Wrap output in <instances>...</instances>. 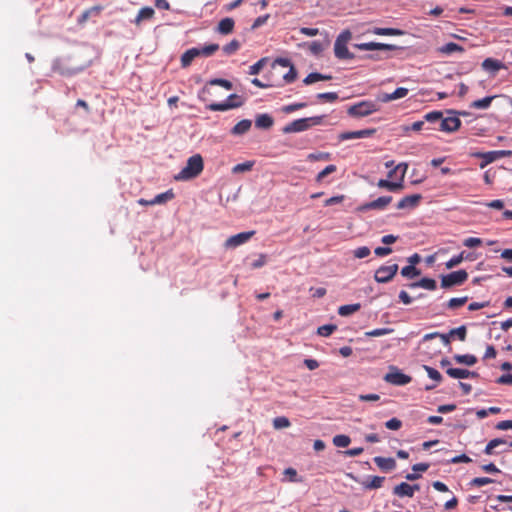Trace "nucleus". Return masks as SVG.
I'll return each mask as SVG.
<instances>
[{
	"mask_svg": "<svg viewBox=\"0 0 512 512\" xmlns=\"http://www.w3.org/2000/svg\"><path fill=\"white\" fill-rule=\"evenodd\" d=\"M204 168L203 158L200 154H195L188 158L185 167L175 175L177 181H187L196 178L201 174Z\"/></svg>",
	"mask_w": 512,
	"mask_h": 512,
	"instance_id": "nucleus-1",
	"label": "nucleus"
},
{
	"mask_svg": "<svg viewBox=\"0 0 512 512\" xmlns=\"http://www.w3.org/2000/svg\"><path fill=\"white\" fill-rule=\"evenodd\" d=\"M323 119L324 116H313L308 118L297 119L287 124L282 131L286 134L302 132L313 126L322 124Z\"/></svg>",
	"mask_w": 512,
	"mask_h": 512,
	"instance_id": "nucleus-2",
	"label": "nucleus"
},
{
	"mask_svg": "<svg viewBox=\"0 0 512 512\" xmlns=\"http://www.w3.org/2000/svg\"><path fill=\"white\" fill-rule=\"evenodd\" d=\"M352 39V33L350 30L346 29L343 30L336 38L334 43V53L336 58L340 60L345 59H353L354 54L351 53L348 48L347 44Z\"/></svg>",
	"mask_w": 512,
	"mask_h": 512,
	"instance_id": "nucleus-3",
	"label": "nucleus"
},
{
	"mask_svg": "<svg viewBox=\"0 0 512 512\" xmlns=\"http://www.w3.org/2000/svg\"><path fill=\"white\" fill-rule=\"evenodd\" d=\"M468 279V273L461 269L441 276V287L444 289L462 285Z\"/></svg>",
	"mask_w": 512,
	"mask_h": 512,
	"instance_id": "nucleus-4",
	"label": "nucleus"
},
{
	"mask_svg": "<svg viewBox=\"0 0 512 512\" xmlns=\"http://www.w3.org/2000/svg\"><path fill=\"white\" fill-rule=\"evenodd\" d=\"M378 111V106L372 101L359 102L348 109V114L353 117H365Z\"/></svg>",
	"mask_w": 512,
	"mask_h": 512,
	"instance_id": "nucleus-5",
	"label": "nucleus"
},
{
	"mask_svg": "<svg viewBox=\"0 0 512 512\" xmlns=\"http://www.w3.org/2000/svg\"><path fill=\"white\" fill-rule=\"evenodd\" d=\"M398 265H382L380 266L374 274V279L378 283H388L390 282L398 272Z\"/></svg>",
	"mask_w": 512,
	"mask_h": 512,
	"instance_id": "nucleus-6",
	"label": "nucleus"
},
{
	"mask_svg": "<svg viewBox=\"0 0 512 512\" xmlns=\"http://www.w3.org/2000/svg\"><path fill=\"white\" fill-rule=\"evenodd\" d=\"M384 380L390 384L403 386L411 382L412 378L399 371L395 367H391L390 372L384 376Z\"/></svg>",
	"mask_w": 512,
	"mask_h": 512,
	"instance_id": "nucleus-7",
	"label": "nucleus"
},
{
	"mask_svg": "<svg viewBox=\"0 0 512 512\" xmlns=\"http://www.w3.org/2000/svg\"><path fill=\"white\" fill-rule=\"evenodd\" d=\"M255 234V231H247V232H241L236 235L230 236L225 241V247L226 248H236L246 242H248Z\"/></svg>",
	"mask_w": 512,
	"mask_h": 512,
	"instance_id": "nucleus-8",
	"label": "nucleus"
},
{
	"mask_svg": "<svg viewBox=\"0 0 512 512\" xmlns=\"http://www.w3.org/2000/svg\"><path fill=\"white\" fill-rule=\"evenodd\" d=\"M407 168H408V165H404V169H403L402 173L399 176V181L398 182H392V181H389L387 179H380L378 181V183H377V186L379 188L388 189L389 191H392V192L401 190L403 188V181H404V177H405V173L407 171Z\"/></svg>",
	"mask_w": 512,
	"mask_h": 512,
	"instance_id": "nucleus-9",
	"label": "nucleus"
},
{
	"mask_svg": "<svg viewBox=\"0 0 512 512\" xmlns=\"http://www.w3.org/2000/svg\"><path fill=\"white\" fill-rule=\"evenodd\" d=\"M420 489L419 485H410L406 482H402L393 488V494L398 497H409L412 498L416 491Z\"/></svg>",
	"mask_w": 512,
	"mask_h": 512,
	"instance_id": "nucleus-10",
	"label": "nucleus"
},
{
	"mask_svg": "<svg viewBox=\"0 0 512 512\" xmlns=\"http://www.w3.org/2000/svg\"><path fill=\"white\" fill-rule=\"evenodd\" d=\"M392 201L391 196H382L379 197L376 200H373L371 202L365 203L359 207L360 211H367V210H382L387 205H389Z\"/></svg>",
	"mask_w": 512,
	"mask_h": 512,
	"instance_id": "nucleus-11",
	"label": "nucleus"
},
{
	"mask_svg": "<svg viewBox=\"0 0 512 512\" xmlns=\"http://www.w3.org/2000/svg\"><path fill=\"white\" fill-rule=\"evenodd\" d=\"M354 47L356 49L362 50V51H372V50L391 51V50L397 49V47L395 45L383 44V43H377V42L354 44Z\"/></svg>",
	"mask_w": 512,
	"mask_h": 512,
	"instance_id": "nucleus-12",
	"label": "nucleus"
},
{
	"mask_svg": "<svg viewBox=\"0 0 512 512\" xmlns=\"http://www.w3.org/2000/svg\"><path fill=\"white\" fill-rule=\"evenodd\" d=\"M375 129H363L358 131H346L339 135V139L344 140H351V139H358V138H367L372 136L375 133Z\"/></svg>",
	"mask_w": 512,
	"mask_h": 512,
	"instance_id": "nucleus-13",
	"label": "nucleus"
},
{
	"mask_svg": "<svg viewBox=\"0 0 512 512\" xmlns=\"http://www.w3.org/2000/svg\"><path fill=\"white\" fill-rule=\"evenodd\" d=\"M461 121L458 117L441 118L440 130L445 132H454L459 129Z\"/></svg>",
	"mask_w": 512,
	"mask_h": 512,
	"instance_id": "nucleus-14",
	"label": "nucleus"
},
{
	"mask_svg": "<svg viewBox=\"0 0 512 512\" xmlns=\"http://www.w3.org/2000/svg\"><path fill=\"white\" fill-rule=\"evenodd\" d=\"M374 462L377 465V467L384 472H389L396 468V461L394 458L391 457L385 458L381 456H376L374 458Z\"/></svg>",
	"mask_w": 512,
	"mask_h": 512,
	"instance_id": "nucleus-15",
	"label": "nucleus"
},
{
	"mask_svg": "<svg viewBox=\"0 0 512 512\" xmlns=\"http://www.w3.org/2000/svg\"><path fill=\"white\" fill-rule=\"evenodd\" d=\"M421 198L422 196L420 194L405 196L397 203V209L415 208Z\"/></svg>",
	"mask_w": 512,
	"mask_h": 512,
	"instance_id": "nucleus-16",
	"label": "nucleus"
},
{
	"mask_svg": "<svg viewBox=\"0 0 512 512\" xmlns=\"http://www.w3.org/2000/svg\"><path fill=\"white\" fill-rule=\"evenodd\" d=\"M446 373L447 375L454 379H465L470 377L474 378L478 376L477 372L460 368H447Z\"/></svg>",
	"mask_w": 512,
	"mask_h": 512,
	"instance_id": "nucleus-17",
	"label": "nucleus"
},
{
	"mask_svg": "<svg viewBox=\"0 0 512 512\" xmlns=\"http://www.w3.org/2000/svg\"><path fill=\"white\" fill-rule=\"evenodd\" d=\"M385 481V477L382 476H370L361 482V485L366 490L379 489L382 487Z\"/></svg>",
	"mask_w": 512,
	"mask_h": 512,
	"instance_id": "nucleus-18",
	"label": "nucleus"
},
{
	"mask_svg": "<svg viewBox=\"0 0 512 512\" xmlns=\"http://www.w3.org/2000/svg\"><path fill=\"white\" fill-rule=\"evenodd\" d=\"M464 260H474L471 253H467L466 251L460 252L458 255L453 256L450 260L445 263L447 269H452L459 264H461Z\"/></svg>",
	"mask_w": 512,
	"mask_h": 512,
	"instance_id": "nucleus-19",
	"label": "nucleus"
},
{
	"mask_svg": "<svg viewBox=\"0 0 512 512\" xmlns=\"http://www.w3.org/2000/svg\"><path fill=\"white\" fill-rule=\"evenodd\" d=\"M243 101L238 102H222V103H211L206 106L211 111H227L229 109L238 108L242 106Z\"/></svg>",
	"mask_w": 512,
	"mask_h": 512,
	"instance_id": "nucleus-20",
	"label": "nucleus"
},
{
	"mask_svg": "<svg viewBox=\"0 0 512 512\" xmlns=\"http://www.w3.org/2000/svg\"><path fill=\"white\" fill-rule=\"evenodd\" d=\"M199 56V48L193 47L185 51L180 59L181 66L187 68L191 65L192 61Z\"/></svg>",
	"mask_w": 512,
	"mask_h": 512,
	"instance_id": "nucleus-21",
	"label": "nucleus"
},
{
	"mask_svg": "<svg viewBox=\"0 0 512 512\" xmlns=\"http://www.w3.org/2000/svg\"><path fill=\"white\" fill-rule=\"evenodd\" d=\"M274 124V119L269 114H259L255 118V126L259 129H270Z\"/></svg>",
	"mask_w": 512,
	"mask_h": 512,
	"instance_id": "nucleus-22",
	"label": "nucleus"
},
{
	"mask_svg": "<svg viewBox=\"0 0 512 512\" xmlns=\"http://www.w3.org/2000/svg\"><path fill=\"white\" fill-rule=\"evenodd\" d=\"M482 68L486 71H491V72H497L501 69H505L506 66L503 62L497 60V59H493V58H486L483 62H482Z\"/></svg>",
	"mask_w": 512,
	"mask_h": 512,
	"instance_id": "nucleus-23",
	"label": "nucleus"
},
{
	"mask_svg": "<svg viewBox=\"0 0 512 512\" xmlns=\"http://www.w3.org/2000/svg\"><path fill=\"white\" fill-rule=\"evenodd\" d=\"M235 22L232 18L226 17L222 19L217 26V31L220 34L228 35L233 32Z\"/></svg>",
	"mask_w": 512,
	"mask_h": 512,
	"instance_id": "nucleus-24",
	"label": "nucleus"
},
{
	"mask_svg": "<svg viewBox=\"0 0 512 512\" xmlns=\"http://www.w3.org/2000/svg\"><path fill=\"white\" fill-rule=\"evenodd\" d=\"M155 15V11L151 7H143L139 10L134 23L140 25L142 21L151 20Z\"/></svg>",
	"mask_w": 512,
	"mask_h": 512,
	"instance_id": "nucleus-25",
	"label": "nucleus"
},
{
	"mask_svg": "<svg viewBox=\"0 0 512 512\" xmlns=\"http://www.w3.org/2000/svg\"><path fill=\"white\" fill-rule=\"evenodd\" d=\"M252 122L249 119H244L238 122L232 129L231 134L233 135H243L249 131L251 128Z\"/></svg>",
	"mask_w": 512,
	"mask_h": 512,
	"instance_id": "nucleus-26",
	"label": "nucleus"
},
{
	"mask_svg": "<svg viewBox=\"0 0 512 512\" xmlns=\"http://www.w3.org/2000/svg\"><path fill=\"white\" fill-rule=\"evenodd\" d=\"M410 287L411 288L421 287V288H424L427 290H435L437 287V284L434 279L425 277V278L420 279L417 282L411 283Z\"/></svg>",
	"mask_w": 512,
	"mask_h": 512,
	"instance_id": "nucleus-27",
	"label": "nucleus"
},
{
	"mask_svg": "<svg viewBox=\"0 0 512 512\" xmlns=\"http://www.w3.org/2000/svg\"><path fill=\"white\" fill-rule=\"evenodd\" d=\"M331 79H332L331 75H323V74H320L317 72H313V73L308 74L304 78L303 83L305 85H310V84H313L318 81H326V80H331Z\"/></svg>",
	"mask_w": 512,
	"mask_h": 512,
	"instance_id": "nucleus-28",
	"label": "nucleus"
},
{
	"mask_svg": "<svg viewBox=\"0 0 512 512\" xmlns=\"http://www.w3.org/2000/svg\"><path fill=\"white\" fill-rule=\"evenodd\" d=\"M464 48L457 43L449 42L438 48V52L441 54H452L454 52H463Z\"/></svg>",
	"mask_w": 512,
	"mask_h": 512,
	"instance_id": "nucleus-29",
	"label": "nucleus"
},
{
	"mask_svg": "<svg viewBox=\"0 0 512 512\" xmlns=\"http://www.w3.org/2000/svg\"><path fill=\"white\" fill-rule=\"evenodd\" d=\"M174 198V193L172 190H168L164 193H160L156 195L153 199L150 200L151 204L158 205V204H164L167 201H170Z\"/></svg>",
	"mask_w": 512,
	"mask_h": 512,
	"instance_id": "nucleus-30",
	"label": "nucleus"
},
{
	"mask_svg": "<svg viewBox=\"0 0 512 512\" xmlns=\"http://www.w3.org/2000/svg\"><path fill=\"white\" fill-rule=\"evenodd\" d=\"M494 98H496V96H487L482 99L475 100L470 104V107L474 109H487L490 107Z\"/></svg>",
	"mask_w": 512,
	"mask_h": 512,
	"instance_id": "nucleus-31",
	"label": "nucleus"
},
{
	"mask_svg": "<svg viewBox=\"0 0 512 512\" xmlns=\"http://www.w3.org/2000/svg\"><path fill=\"white\" fill-rule=\"evenodd\" d=\"M360 308H361V305L359 303L343 305L338 308V314L340 316L346 317V316H349V315L359 311Z\"/></svg>",
	"mask_w": 512,
	"mask_h": 512,
	"instance_id": "nucleus-32",
	"label": "nucleus"
},
{
	"mask_svg": "<svg viewBox=\"0 0 512 512\" xmlns=\"http://www.w3.org/2000/svg\"><path fill=\"white\" fill-rule=\"evenodd\" d=\"M454 360L459 364H465L468 366H473L477 362V358L471 354H464V355L457 354L454 356Z\"/></svg>",
	"mask_w": 512,
	"mask_h": 512,
	"instance_id": "nucleus-33",
	"label": "nucleus"
},
{
	"mask_svg": "<svg viewBox=\"0 0 512 512\" xmlns=\"http://www.w3.org/2000/svg\"><path fill=\"white\" fill-rule=\"evenodd\" d=\"M506 444V441L502 438H495L488 442L484 449V453L487 455L495 454L494 449L500 445Z\"/></svg>",
	"mask_w": 512,
	"mask_h": 512,
	"instance_id": "nucleus-34",
	"label": "nucleus"
},
{
	"mask_svg": "<svg viewBox=\"0 0 512 512\" xmlns=\"http://www.w3.org/2000/svg\"><path fill=\"white\" fill-rule=\"evenodd\" d=\"M373 33L382 36H398L402 35L403 31L395 28H375Z\"/></svg>",
	"mask_w": 512,
	"mask_h": 512,
	"instance_id": "nucleus-35",
	"label": "nucleus"
},
{
	"mask_svg": "<svg viewBox=\"0 0 512 512\" xmlns=\"http://www.w3.org/2000/svg\"><path fill=\"white\" fill-rule=\"evenodd\" d=\"M253 166H254V161H246V162L239 163V164L235 165L232 168V172L234 174L248 172V171L252 170Z\"/></svg>",
	"mask_w": 512,
	"mask_h": 512,
	"instance_id": "nucleus-36",
	"label": "nucleus"
},
{
	"mask_svg": "<svg viewBox=\"0 0 512 512\" xmlns=\"http://www.w3.org/2000/svg\"><path fill=\"white\" fill-rule=\"evenodd\" d=\"M350 442H351L350 438L347 435H343V434L336 435L333 438V444L336 447H340V448L347 447L350 444Z\"/></svg>",
	"mask_w": 512,
	"mask_h": 512,
	"instance_id": "nucleus-37",
	"label": "nucleus"
},
{
	"mask_svg": "<svg viewBox=\"0 0 512 512\" xmlns=\"http://www.w3.org/2000/svg\"><path fill=\"white\" fill-rule=\"evenodd\" d=\"M401 275L407 278H414L418 275H420V270H418L413 265L405 266L401 269Z\"/></svg>",
	"mask_w": 512,
	"mask_h": 512,
	"instance_id": "nucleus-38",
	"label": "nucleus"
},
{
	"mask_svg": "<svg viewBox=\"0 0 512 512\" xmlns=\"http://www.w3.org/2000/svg\"><path fill=\"white\" fill-rule=\"evenodd\" d=\"M467 301H468V297L467 296L459 297V298H451L447 302V307L449 309H457V308L463 306L464 304H466Z\"/></svg>",
	"mask_w": 512,
	"mask_h": 512,
	"instance_id": "nucleus-39",
	"label": "nucleus"
},
{
	"mask_svg": "<svg viewBox=\"0 0 512 512\" xmlns=\"http://www.w3.org/2000/svg\"><path fill=\"white\" fill-rule=\"evenodd\" d=\"M423 368L427 372L428 377L434 380L436 383H440L442 381V375L438 370L428 365H424Z\"/></svg>",
	"mask_w": 512,
	"mask_h": 512,
	"instance_id": "nucleus-40",
	"label": "nucleus"
},
{
	"mask_svg": "<svg viewBox=\"0 0 512 512\" xmlns=\"http://www.w3.org/2000/svg\"><path fill=\"white\" fill-rule=\"evenodd\" d=\"M219 49L218 44H209L203 48H199V56L209 57L213 55Z\"/></svg>",
	"mask_w": 512,
	"mask_h": 512,
	"instance_id": "nucleus-41",
	"label": "nucleus"
},
{
	"mask_svg": "<svg viewBox=\"0 0 512 512\" xmlns=\"http://www.w3.org/2000/svg\"><path fill=\"white\" fill-rule=\"evenodd\" d=\"M240 48V42L236 39H233L231 42L223 46V52L227 55L234 54Z\"/></svg>",
	"mask_w": 512,
	"mask_h": 512,
	"instance_id": "nucleus-42",
	"label": "nucleus"
},
{
	"mask_svg": "<svg viewBox=\"0 0 512 512\" xmlns=\"http://www.w3.org/2000/svg\"><path fill=\"white\" fill-rule=\"evenodd\" d=\"M337 329V326L334 325V324H327V325H323V326H320L318 329H317V333L318 335L322 336V337H328L330 336L335 330Z\"/></svg>",
	"mask_w": 512,
	"mask_h": 512,
	"instance_id": "nucleus-43",
	"label": "nucleus"
},
{
	"mask_svg": "<svg viewBox=\"0 0 512 512\" xmlns=\"http://www.w3.org/2000/svg\"><path fill=\"white\" fill-rule=\"evenodd\" d=\"M336 170L337 168L333 164L326 166L322 171H320L317 174L316 181L322 182L327 175L334 173Z\"/></svg>",
	"mask_w": 512,
	"mask_h": 512,
	"instance_id": "nucleus-44",
	"label": "nucleus"
},
{
	"mask_svg": "<svg viewBox=\"0 0 512 512\" xmlns=\"http://www.w3.org/2000/svg\"><path fill=\"white\" fill-rule=\"evenodd\" d=\"M449 335L457 336V338L460 341H465L466 340V335H467L466 327L464 325H462V326H460L458 328H454V329L450 330Z\"/></svg>",
	"mask_w": 512,
	"mask_h": 512,
	"instance_id": "nucleus-45",
	"label": "nucleus"
},
{
	"mask_svg": "<svg viewBox=\"0 0 512 512\" xmlns=\"http://www.w3.org/2000/svg\"><path fill=\"white\" fill-rule=\"evenodd\" d=\"M424 122H430V123H435V122H441V118H442V113L440 111H432V112H429V113H426L424 115Z\"/></svg>",
	"mask_w": 512,
	"mask_h": 512,
	"instance_id": "nucleus-46",
	"label": "nucleus"
},
{
	"mask_svg": "<svg viewBox=\"0 0 512 512\" xmlns=\"http://www.w3.org/2000/svg\"><path fill=\"white\" fill-rule=\"evenodd\" d=\"M273 426L275 429H283L290 426V421L287 417L280 416L273 420Z\"/></svg>",
	"mask_w": 512,
	"mask_h": 512,
	"instance_id": "nucleus-47",
	"label": "nucleus"
},
{
	"mask_svg": "<svg viewBox=\"0 0 512 512\" xmlns=\"http://www.w3.org/2000/svg\"><path fill=\"white\" fill-rule=\"evenodd\" d=\"M493 482L494 480L488 477H476L472 479L469 484L474 487H482Z\"/></svg>",
	"mask_w": 512,
	"mask_h": 512,
	"instance_id": "nucleus-48",
	"label": "nucleus"
},
{
	"mask_svg": "<svg viewBox=\"0 0 512 512\" xmlns=\"http://www.w3.org/2000/svg\"><path fill=\"white\" fill-rule=\"evenodd\" d=\"M511 153H512L511 151H492V152L485 153L482 156L484 158H486V162L489 163V162L494 161L498 155L504 156V155H510Z\"/></svg>",
	"mask_w": 512,
	"mask_h": 512,
	"instance_id": "nucleus-49",
	"label": "nucleus"
},
{
	"mask_svg": "<svg viewBox=\"0 0 512 512\" xmlns=\"http://www.w3.org/2000/svg\"><path fill=\"white\" fill-rule=\"evenodd\" d=\"M370 253L371 251L367 246L358 247L353 251L354 257L358 259L366 258L370 255Z\"/></svg>",
	"mask_w": 512,
	"mask_h": 512,
	"instance_id": "nucleus-50",
	"label": "nucleus"
},
{
	"mask_svg": "<svg viewBox=\"0 0 512 512\" xmlns=\"http://www.w3.org/2000/svg\"><path fill=\"white\" fill-rule=\"evenodd\" d=\"M209 84L210 85H218V86H221L223 88H225L226 90H231L232 89V83L226 79H220V78H216V79H212L209 81Z\"/></svg>",
	"mask_w": 512,
	"mask_h": 512,
	"instance_id": "nucleus-51",
	"label": "nucleus"
},
{
	"mask_svg": "<svg viewBox=\"0 0 512 512\" xmlns=\"http://www.w3.org/2000/svg\"><path fill=\"white\" fill-rule=\"evenodd\" d=\"M317 98L326 102H334L338 99V95L335 92L319 93Z\"/></svg>",
	"mask_w": 512,
	"mask_h": 512,
	"instance_id": "nucleus-52",
	"label": "nucleus"
},
{
	"mask_svg": "<svg viewBox=\"0 0 512 512\" xmlns=\"http://www.w3.org/2000/svg\"><path fill=\"white\" fill-rule=\"evenodd\" d=\"M304 107H306V103H302V102L301 103H294V104H289V105L283 106L282 107V111L284 113L288 114V113H292V112H294L296 110L302 109Z\"/></svg>",
	"mask_w": 512,
	"mask_h": 512,
	"instance_id": "nucleus-53",
	"label": "nucleus"
},
{
	"mask_svg": "<svg viewBox=\"0 0 512 512\" xmlns=\"http://www.w3.org/2000/svg\"><path fill=\"white\" fill-rule=\"evenodd\" d=\"M463 245L468 248H475L482 245V240L476 237H469L464 240Z\"/></svg>",
	"mask_w": 512,
	"mask_h": 512,
	"instance_id": "nucleus-54",
	"label": "nucleus"
},
{
	"mask_svg": "<svg viewBox=\"0 0 512 512\" xmlns=\"http://www.w3.org/2000/svg\"><path fill=\"white\" fill-rule=\"evenodd\" d=\"M387 429L398 430L402 427V422L398 418H391L385 423Z\"/></svg>",
	"mask_w": 512,
	"mask_h": 512,
	"instance_id": "nucleus-55",
	"label": "nucleus"
},
{
	"mask_svg": "<svg viewBox=\"0 0 512 512\" xmlns=\"http://www.w3.org/2000/svg\"><path fill=\"white\" fill-rule=\"evenodd\" d=\"M94 10H97V13H100V11L102 10V7H100V6H94V7H91L90 9L85 10V11L82 13V15L80 16V18H79V22H80V23L85 22V21L90 17V15L92 14V12H93Z\"/></svg>",
	"mask_w": 512,
	"mask_h": 512,
	"instance_id": "nucleus-56",
	"label": "nucleus"
},
{
	"mask_svg": "<svg viewBox=\"0 0 512 512\" xmlns=\"http://www.w3.org/2000/svg\"><path fill=\"white\" fill-rule=\"evenodd\" d=\"M289 67V71L283 76V78L287 83H292L297 77V71L293 65Z\"/></svg>",
	"mask_w": 512,
	"mask_h": 512,
	"instance_id": "nucleus-57",
	"label": "nucleus"
},
{
	"mask_svg": "<svg viewBox=\"0 0 512 512\" xmlns=\"http://www.w3.org/2000/svg\"><path fill=\"white\" fill-rule=\"evenodd\" d=\"M263 65H264V59H260L259 61H257L255 64H253L252 66H250L249 68V74L251 75H256L258 74L261 69L263 68Z\"/></svg>",
	"mask_w": 512,
	"mask_h": 512,
	"instance_id": "nucleus-58",
	"label": "nucleus"
},
{
	"mask_svg": "<svg viewBox=\"0 0 512 512\" xmlns=\"http://www.w3.org/2000/svg\"><path fill=\"white\" fill-rule=\"evenodd\" d=\"M390 331H391L390 329L378 328V329H374V330L367 332L366 335L369 337H379V336L389 333Z\"/></svg>",
	"mask_w": 512,
	"mask_h": 512,
	"instance_id": "nucleus-59",
	"label": "nucleus"
},
{
	"mask_svg": "<svg viewBox=\"0 0 512 512\" xmlns=\"http://www.w3.org/2000/svg\"><path fill=\"white\" fill-rule=\"evenodd\" d=\"M408 94V89L404 87L397 88L394 92H392V97L394 100L401 99L406 97Z\"/></svg>",
	"mask_w": 512,
	"mask_h": 512,
	"instance_id": "nucleus-60",
	"label": "nucleus"
},
{
	"mask_svg": "<svg viewBox=\"0 0 512 512\" xmlns=\"http://www.w3.org/2000/svg\"><path fill=\"white\" fill-rule=\"evenodd\" d=\"M269 17H270V15L266 14V15L259 16L258 18H256L252 24V29H257L260 26L264 25L267 22V20L269 19Z\"/></svg>",
	"mask_w": 512,
	"mask_h": 512,
	"instance_id": "nucleus-61",
	"label": "nucleus"
},
{
	"mask_svg": "<svg viewBox=\"0 0 512 512\" xmlns=\"http://www.w3.org/2000/svg\"><path fill=\"white\" fill-rule=\"evenodd\" d=\"M472 459L468 457L466 454H461L458 456H455L450 460L451 463L457 464V463H470Z\"/></svg>",
	"mask_w": 512,
	"mask_h": 512,
	"instance_id": "nucleus-62",
	"label": "nucleus"
},
{
	"mask_svg": "<svg viewBox=\"0 0 512 512\" xmlns=\"http://www.w3.org/2000/svg\"><path fill=\"white\" fill-rule=\"evenodd\" d=\"M309 50L311 53L318 55L323 51V45L318 41H314L310 44Z\"/></svg>",
	"mask_w": 512,
	"mask_h": 512,
	"instance_id": "nucleus-63",
	"label": "nucleus"
},
{
	"mask_svg": "<svg viewBox=\"0 0 512 512\" xmlns=\"http://www.w3.org/2000/svg\"><path fill=\"white\" fill-rule=\"evenodd\" d=\"M496 382L502 385H512V374L502 375L497 379Z\"/></svg>",
	"mask_w": 512,
	"mask_h": 512,
	"instance_id": "nucleus-64",
	"label": "nucleus"
}]
</instances>
